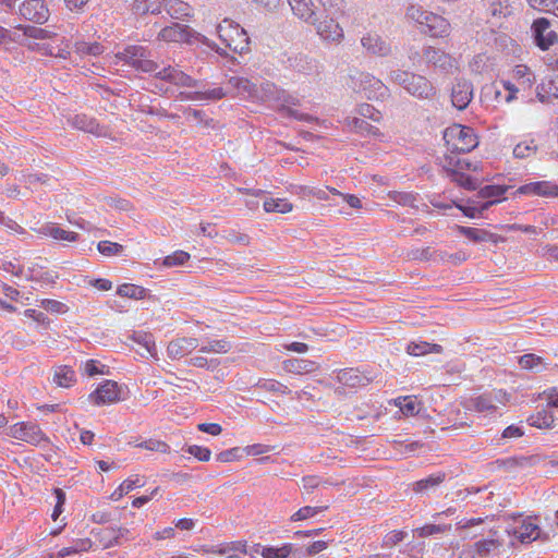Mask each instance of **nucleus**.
<instances>
[{"label":"nucleus","instance_id":"nucleus-1","mask_svg":"<svg viewBox=\"0 0 558 558\" xmlns=\"http://www.w3.org/2000/svg\"><path fill=\"white\" fill-rule=\"evenodd\" d=\"M389 80L418 99H433L437 93L436 87L425 76L409 71H391Z\"/></svg>","mask_w":558,"mask_h":558},{"label":"nucleus","instance_id":"nucleus-2","mask_svg":"<svg viewBox=\"0 0 558 558\" xmlns=\"http://www.w3.org/2000/svg\"><path fill=\"white\" fill-rule=\"evenodd\" d=\"M444 141L447 149L457 154L470 153L478 145L473 129L461 124L447 128L444 132Z\"/></svg>","mask_w":558,"mask_h":558},{"label":"nucleus","instance_id":"nucleus-3","mask_svg":"<svg viewBox=\"0 0 558 558\" xmlns=\"http://www.w3.org/2000/svg\"><path fill=\"white\" fill-rule=\"evenodd\" d=\"M335 8L327 7V11L325 12V8L323 11H318L314 19L308 22L314 26L317 35L324 40L333 44H340L344 38L343 28L336 21L335 17Z\"/></svg>","mask_w":558,"mask_h":558},{"label":"nucleus","instance_id":"nucleus-4","mask_svg":"<svg viewBox=\"0 0 558 558\" xmlns=\"http://www.w3.org/2000/svg\"><path fill=\"white\" fill-rule=\"evenodd\" d=\"M217 32L221 41L232 51L242 54L250 50V37L239 24L225 20L218 25Z\"/></svg>","mask_w":558,"mask_h":558},{"label":"nucleus","instance_id":"nucleus-5","mask_svg":"<svg viewBox=\"0 0 558 558\" xmlns=\"http://www.w3.org/2000/svg\"><path fill=\"white\" fill-rule=\"evenodd\" d=\"M408 16L426 27V33L432 37H442L449 31L448 21L433 12L423 10L420 7H410L408 9Z\"/></svg>","mask_w":558,"mask_h":558},{"label":"nucleus","instance_id":"nucleus-6","mask_svg":"<svg viewBox=\"0 0 558 558\" xmlns=\"http://www.w3.org/2000/svg\"><path fill=\"white\" fill-rule=\"evenodd\" d=\"M149 56V51L142 46H128L123 51L118 52L116 58L137 71L153 73L158 70L159 65L150 60Z\"/></svg>","mask_w":558,"mask_h":558},{"label":"nucleus","instance_id":"nucleus-7","mask_svg":"<svg viewBox=\"0 0 558 558\" xmlns=\"http://www.w3.org/2000/svg\"><path fill=\"white\" fill-rule=\"evenodd\" d=\"M352 87L363 92L368 99L384 100L389 97L388 87L371 73L361 72L351 76Z\"/></svg>","mask_w":558,"mask_h":558},{"label":"nucleus","instance_id":"nucleus-8","mask_svg":"<svg viewBox=\"0 0 558 558\" xmlns=\"http://www.w3.org/2000/svg\"><path fill=\"white\" fill-rule=\"evenodd\" d=\"M153 73L157 80L168 82L177 87L196 88L199 86L197 80L184 73L178 66L168 65L161 69L158 68V70Z\"/></svg>","mask_w":558,"mask_h":558},{"label":"nucleus","instance_id":"nucleus-9","mask_svg":"<svg viewBox=\"0 0 558 558\" xmlns=\"http://www.w3.org/2000/svg\"><path fill=\"white\" fill-rule=\"evenodd\" d=\"M20 15L36 24L45 23L49 17V10L43 0H27L19 8Z\"/></svg>","mask_w":558,"mask_h":558},{"label":"nucleus","instance_id":"nucleus-10","mask_svg":"<svg viewBox=\"0 0 558 558\" xmlns=\"http://www.w3.org/2000/svg\"><path fill=\"white\" fill-rule=\"evenodd\" d=\"M532 32L536 45L542 49L546 50L558 40L556 32L550 29V23L548 20L541 17L533 22Z\"/></svg>","mask_w":558,"mask_h":558},{"label":"nucleus","instance_id":"nucleus-11","mask_svg":"<svg viewBox=\"0 0 558 558\" xmlns=\"http://www.w3.org/2000/svg\"><path fill=\"white\" fill-rule=\"evenodd\" d=\"M361 45L371 56L388 57L392 53L391 44L376 33H367L361 38Z\"/></svg>","mask_w":558,"mask_h":558},{"label":"nucleus","instance_id":"nucleus-12","mask_svg":"<svg viewBox=\"0 0 558 558\" xmlns=\"http://www.w3.org/2000/svg\"><path fill=\"white\" fill-rule=\"evenodd\" d=\"M88 399L97 405L114 403L120 400V388L116 381L106 380L88 396Z\"/></svg>","mask_w":558,"mask_h":558},{"label":"nucleus","instance_id":"nucleus-13","mask_svg":"<svg viewBox=\"0 0 558 558\" xmlns=\"http://www.w3.org/2000/svg\"><path fill=\"white\" fill-rule=\"evenodd\" d=\"M473 98V85L470 81L460 78L457 80L451 90V102L459 109H465Z\"/></svg>","mask_w":558,"mask_h":558},{"label":"nucleus","instance_id":"nucleus-14","mask_svg":"<svg viewBox=\"0 0 558 558\" xmlns=\"http://www.w3.org/2000/svg\"><path fill=\"white\" fill-rule=\"evenodd\" d=\"M192 34L193 29L187 25L172 23V25L166 26L159 32L158 38L165 41L184 43L190 41Z\"/></svg>","mask_w":558,"mask_h":558},{"label":"nucleus","instance_id":"nucleus-15","mask_svg":"<svg viewBox=\"0 0 558 558\" xmlns=\"http://www.w3.org/2000/svg\"><path fill=\"white\" fill-rule=\"evenodd\" d=\"M288 66L303 74L317 73L319 69L318 61L308 54L296 53L287 60Z\"/></svg>","mask_w":558,"mask_h":558},{"label":"nucleus","instance_id":"nucleus-16","mask_svg":"<svg viewBox=\"0 0 558 558\" xmlns=\"http://www.w3.org/2000/svg\"><path fill=\"white\" fill-rule=\"evenodd\" d=\"M517 192L520 194L558 197V185L548 181H537L520 186Z\"/></svg>","mask_w":558,"mask_h":558},{"label":"nucleus","instance_id":"nucleus-17","mask_svg":"<svg viewBox=\"0 0 558 558\" xmlns=\"http://www.w3.org/2000/svg\"><path fill=\"white\" fill-rule=\"evenodd\" d=\"M71 125L77 130L92 133L97 136H106L107 132L104 126H100L99 123L94 119L86 114H75L73 118L69 120Z\"/></svg>","mask_w":558,"mask_h":558},{"label":"nucleus","instance_id":"nucleus-18","mask_svg":"<svg viewBox=\"0 0 558 558\" xmlns=\"http://www.w3.org/2000/svg\"><path fill=\"white\" fill-rule=\"evenodd\" d=\"M198 347L196 338H179L170 341L167 348L168 355L175 360L180 359Z\"/></svg>","mask_w":558,"mask_h":558},{"label":"nucleus","instance_id":"nucleus-19","mask_svg":"<svg viewBox=\"0 0 558 558\" xmlns=\"http://www.w3.org/2000/svg\"><path fill=\"white\" fill-rule=\"evenodd\" d=\"M513 535L524 544H529L538 538L548 539L549 536L546 534L543 536L541 529L532 523L523 521L520 526L513 530Z\"/></svg>","mask_w":558,"mask_h":558},{"label":"nucleus","instance_id":"nucleus-20","mask_svg":"<svg viewBox=\"0 0 558 558\" xmlns=\"http://www.w3.org/2000/svg\"><path fill=\"white\" fill-rule=\"evenodd\" d=\"M337 379L340 384L351 388L366 386L371 381L367 376L355 368H345L339 371Z\"/></svg>","mask_w":558,"mask_h":558},{"label":"nucleus","instance_id":"nucleus-21","mask_svg":"<svg viewBox=\"0 0 558 558\" xmlns=\"http://www.w3.org/2000/svg\"><path fill=\"white\" fill-rule=\"evenodd\" d=\"M282 367L287 373L302 375L316 372L319 365L311 360L289 359L282 362Z\"/></svg>","mask_w":558,"mask_h":558},{"label":"nucleus","instance_id":"nucleus-22","mask_svg":"<svg viewBox=\"0 0 558 558\" xmlns=\"http://www.w3.org/2000/svg\"><path fill=\"white\" fill-rule=\"evenodd\" d=\"M536 98L545 104L550 102L553 99H558V75L542 82L536 87Z\"/></svg>","mask_w":558,"mask_h":558},{"label":"nucleus","instance_id":"nucleus-23","mask_svg":"<svg viewBox=\"0 0 558 558\" xmlns=\"http://www.w3.org/2000/svg\"><path fill=\"white\" fill-rule=\"evenodd\" d=\"M459 232L473 242H494L498 243L501 238L484 229L471 228V227H458Z\"/></svg>","mask_w":558,"mask_h":558},{"label":"nucleus","instance_id":"nucleus-24","mask_svg":"<svg viewBox=\"0 0 558 558\" xmlns=\"http://www.w3.org/2000/svg\"><path fill=\"white\" fill-rule=\"evenodd\" d=\"M292 12L305 23L311 22L318 12L314 9L312 0H288Z\"/></svg>","mask_w":558,"mask_h":558},{"label":"nucleus","instance_id":"nucleus-25","mask_svg":"<svg viewBox=\"0 0 558 558\" xmlns=\"http://www.w3.org/2000/svg\"><path fill=\"white\" fill-rule=\"evenodd\" d=\"M423 56L428 63L444 70H448L453 65V60L449 54L433 47L425 48Z\"/></svg>","mask_w":558,"mask_h":558},{"label":"nucleus","instance_id":"nucleus-26","mask_svg":"<svg viewBox=\"0 0 558 558\" xmlns=\"http://www.w3.org/2000/svg\"><path fill=\"white\" fill-rule=\"evenodd\" d=\"M38 233L50 236L54 240H63L69 242H75L78 240V234L76 232L61 229L56 223L44 225L38 229Z\"/></svg>","mask_w":558,"mask_h":558},{"label":"nucleus","instance_id":"nucleus-27","mask_svg":"<svg viewBox=\"0 0 558 558\" xmlns=\"http://www.w3.org/2000/svg\"><path fill=\"white\" fill-rule=\"evenodd\" d=\"M24 441L31 445H39L43 441L49 442V438L45 435L38 424L33 422H24Z\"/></svg>","mask_w":558,"mask_h":558},{"label":"nucleus","instance_id":"nucleus-28","mask_svg":"<svg viewBox=\"0 0 558 558\" xmlns=\"http://www.w3.org/2000/svg\"><path fill=\"white\" fill-rule=\"evenodd\" d=\"M442 347L437 343L426 341H412L407 347V353L414 356H421L427 353H441Z\"/></svg>","mask_w":558,"mask_h":558},{"label":"nucleus","instance_id":"nucleus-29","mask_svg":"<svg viewBox=\"0 0 558 558\" xmlns=\"http://www.w3.org/2000/svg\"><path fill=\"white\" fill-rule=\"evenodd\" d=\"M181 99L186 100H217L225 97V92L221 87H216L206 92H194V93H184L181 92L179 94Z\"/></svg>","mask_w":558,"mask_h":558},{"label":"nucleus","instance_id":"nucleus-30","mask_svg":"<svg viewBox=\"0 0 558 558\" xmlns=\"http://www.w3.org/2000/svg\"><path fill=\"white\" fill-rule=\"evenodd\" d=\"M513 77L522 89H531L535 83V75L531 69L524 64H519L513 69Z\"/></svg>","mask_w":558,"mask_h":558},{"label":"nucleus","instance_id":"nucleus-31","mask_svg":"<svg viewBox=\"0 0 558 558\" xmlns=\"http://www.w3.org/2000/svg\"><path fill=\"white\" fill-rule=\"evenodd\" d=\"M161 3L159 0H133L132 11L136 15L158 14Z\"/></svg>","mask_w":558,"mask_h":558},{"label":"nucleus","instance_id":"nucleus-32","mask_svg":"<svg viewBox=\"0 0 558 558\" xmlns=\"http://www.w3.org/2000/svg\"><path fill=\"white\" fill-rule=\"evenodd\" d=\"M165 8L167 13L172 17L180 20L191 14V7L182 0H166Z\"/></svg>","mask_w":558,"mask_h":558},{"label":"nucleus","instance_id":"nucleus-33","mask_svg":"<svg viewBox=\"0 0 558 558\" xmlns=\"http://www.w3.org/2000/svg\"><path fill=\"white\" fill-rule=\"evenodd\" d=\"M130 338L143 347L147 353H149L153 357L157 356V348L155 344V340L151 333L146 331H134Z\"/></svg>","mask_w":558,"mask_h":558},{"label":"nucleus","instance_id":"nucleus-34","mask_svg":"<svg viewBox=\"0 0 558 558\" xmlns=\"http://www.w3.org/2000/svg\"><path fill=\"white\" fill-rule=\"evenodd\" d=\"M527 422L531 426L537 428H551L554 426L555 417L551 411L543 409L535 414H532Z\"/></svg>","mask_w":558,"mask_h":558},{"label":"nucleus","instance_id":"nucleus-35","mask_svg":"<svg viewBox=\"0 0 558 558\" xmlns=\"http://www.w3.org/2000/svg\"><path fill=\"white\" fill-rule=\"evenodd\" d=\"M448 177L451 181L465 190L475 191L478 187L476 181L472 177L459 171L458 169L448 168Z\"/></svg>","mask_w":558,"mask_h":558},{"label":"nucleus","instance_id":"nucleus-36","mask_svg":"<svg viewBox=\"0 0 558 558\" xmlns=\"http://www.w3.org/2000/svg\"><path fill=\"white\" fill-rule=\"evenodd\" d=\"M519 364L523 369L533 371L536 373L546 368V363L544 362L543 357L533 353H527L520 356Z\"/></svg>","mask_w":558,"mask_h":558},{"label":"nucleus","instance_id":"nucleus-37","mask_svg":"<svg viewBox=\"0 0 558 558\" xmlns=\"http://www.w3.org/2000/svg\"><path fill=\"white\" fill-rule=\"evenodd\" d=\"M54 381L60 387L69 388L75 381V372L70 366H59L54 372Z\"/></svg>","mask_w":558,"mask_h":558},{"label":"nucleus","instance_id":"nucleus-38","mask_svg":"<svg viewBox=\"0 0 558 558\" xmlns=\"http://www.w3.org/2000/svg\"><path fill=\"white\" fill-rule=\"evenodd\" d=\"M348 126L355 130L356 132L361 134H367V135H378L379 130L378 128L369 124L365 119L353 117L351 119L347 120Z\"/></svg>","mask_w":558,"mask_h":558},{"label":"nucleus","instance_id":"nucleus-39","mask_svg":"<svg viewBox=\"0 0 558 558\" xmlns=\"http://www.w3.org/2000/svg\"><path fill=\"white\" fill-rule=\"evenodd\" d=\"M117 293L120 296L129 298L133 300H142L146 296V289L143 287L132 284V283H123L118 287Z\"/></svg>","mask_w":558,"mask_h":558},{"label":"nucleus","instance_id":"nucleus-40","mask_svg":"<svg viewBox=\"0 0 558 558\" xmlns=\"http://www.w3.org/2000/svg\"><path fill=\"white\" fill-rule=\"evenodd\" d=\"M263 207L267 213L286 214L292 210L293 205L284 198H268L265 199Z\"/></svg>","mask_w":558,"mask_h":558},{"label":"nucleus","instance_id":"nucleus-41","mask_svg":"<svg viewBox=\"0 0 558 558\" xmlns=\"http://www.w3.org/2000/svg\"><path fill=\"white\" fill-rule=\"evenodd\" d=\"M446 474L445 473H437L432 474L426 478H423L421 481H417L414 483L413 490L415 493H422L429 488H434L441 484L445 481Z\"/></svg>","mask_w":558,"mask_h":558},{"label":"nucleus","instance_id":"nucleus-42","mask_svg":"<svg viewBox=\"0 0 558 558\" xmlns=\"http://www.w3.org/2000/svg\"><path fill=\"white\" fill-rule=\"evenodd\" d=\"M464 408L465 410H475L477 412H492L496 410V407L493 404L492 400L485 396L470 400L464 404Z\"/></svg>","mask_w":558,"mask_h":558},{"label":"nucleus","instance_id":"nucleus-43","mask_svg":"<svg viewBox=\"0 0 558 558\" xmlns=\"http://www.w3.org/2000/svg\"><path fill=\"white\" fill-rule=\"evenodd\" d=\"M389 197L402 205V206H410L412 208H418L417 202V194H414L412 192H391L389 193Z\"/></svg>","mask_w":558,"mask_h":558},{"label":"nucleus","instance_id":"nucleus-44","mask_svg":"<svg viewBox=\"0 0 558 558\" xmlns=\"http://www.w3.org/2000/svg\"><path fill=\"white\" fill-rule=\"evenodd\" d=\"M501 546V543L496 538L482 539L474 544L475 553L480 557L488 556L493 550Z\"/></svg>","mask_w":558,"mask_h":558},{"label":"nucleus","instance_id":"nucleus-45","mask_svg":"<svg viewBox=\"0 0 558 558\" xmlns=\"http://www.w3.org/2000/svg\"><path fill=\"white\" fill-rule=\"evenodd\" d=\"M231 349L229 341L225 339L210 340L207 344L203 345L199 351L203 353H227Z\"/></svg>","mask_w":558,"mask_h":558},{"label":"nucleus","instance_id":"nucleus-46","mask_svg":"<svg viewBox=\"0 0 558 558\" xmlns=\"http://www.w3.org/2000/svg\"><path fill=\"white\" fill-rule=\"evenodd\" d=\"M451 530V524H426L414 530L420 537H427L438 533H445Z\"/></svg>","mask_w":558,"mask_h":558},{"label":"nucleus","instance_id":"nucleus-47","mask_svg":"<svg viewBox=\"0 0 558 558\" xmlns=\"http://www.w3.org/2000/svg\"><path fill=\"white\" fill-rule=\"evenodd\" d=\"M326 509H327V506H322V507L305 506V507L299 509L294 514H292L291 521H302V520L313 518L314 515H316L319 512H323Z\"/></svg>","mask_w":558,"mask_h":558},{"label":"nucleus","instance_id":"nucleus-48","mask_svg":"<svg viewBox=\"0 0 558 558\" xmlns=\"http://www.w3.org/2000/svg\"><path fill=\"white\" fill-rule=\"evenodd\" d=\"M293 546L291 544H287L280 548L275 547H264L262 550V556L264 558H286L292 551Z\"/></svg>","mask_w":558,"mask_h":558},{"label":"nucleus","instance_id":"nucleus-49","mask_svg":"<svg viewBox=\"0 0 558 558\" xmlns=\"http://www.w3.org/2000/svg\"><path fill=\"white\" fill-rule=\"evenodd\" d=\"M16 28L23 31L25 36H28V37H32V38H36V39H46V38H51L52 37V33L51 32H49L47 29H44V28H40V27H36V26L19 25Z\"/></svg>","mask_w":558,"mask_h":558},{"label":"nucleus","instance_id":"nucleus-50","mask_svg":"<svg viewBox=\"0 0 558 558\" xmlns=\"http://www.w3.org/2000/svg\"><path fill=\"white\" fill-rule=\"evenodd\" d=\"M488 13L492 17L496 20H501L506 17L510 13V11L508 4H505L500 0H495L489 4Z\"/></svg>","mask_w":558,"mask_h":558},{"label":"nucleus","instance_id":"nucleus-51","mask_svg":"<svg viewBox=\"0 0 558 558\" xmlns=\"http://www.w3.org/2000/svg\"><path fill=\"white\" fill-rule=\"evenodd\" d=\"M357 113L363 119H369L374 122H379L381 120V113L374 106L369 104H362L357 108Z\"/></svg>","mask_w":558,"mask_h":558},{"label":"nucleus","instance_id":"nucleus-52","mask_svg":"<svg viewBox=\"0 0 558 558\" xmlns=\"http://www.w3.org/2000/svg\"><path fill=\"white\" fill-rule=\"evenodd\" d=\"M136 486H141L140 478H128L112 493L111 498L119 500L124 494H129Z\"/></svg>","mask_w":558,"mask_h":558},{"label":"nucleus","instance_id":"nucleus-53","mask_svg":"<svg viewBox=\"0 0 558 558\" xmlns=\"http://www.w3.org/2000/svg\"><path fill=\"white\" fill-rule=\"evenodd\" d=\"M76 51L82 54L99 56L104 52V47L99 43L81 41L76 44Z\"/></svg>","mask_w":558,"mask_h":558},{"label":"nucleus","instance_id":"nucleus-54","mask_svg":"<svg viewBox=\"0 0 558 558\" xmlns=\"http://www.w3.org/2000/svg\"><path fill=\"white\" fill-rule=\"evenodd\" d=\"M190 258V254L184 251H177L171 255H168L165 257L162 264L166 267H173L183 265L185 262H187Z\"/></svg>","mask_w":558,"mask_h":558},{"label":"nucleus","instance_id":"nucleus-55","mask_svg":"<svg viewBox=\"0 0 558 558\" xmlns=\"http://www.w3.org/2000/svg\"><path fill=\"white\" fill-rule=\"evenodd\" d=\"M402 401H405L401 407L402 414L405 416H413L418 414L421 404L416 401L415 397L405 396Z\"/></svg>","mask_w":558,"mask_h":558},{"label":"nucleus","instance_id":"nucleus-56","mask_svg":"<svg viewBox=\"0 0 558 558\" xmlns=\"http://www.w3.org/2000/svg\"><path fill=\"white\" fill-rule=\"evenodd\" d=\"M97 248L106 256L119 255L123 251V246L121 244L110 241H100Z\"/></svg>","mask_w":558,"mask_h":558},{"label":"nucleus","instance_id":"nucleus-57","mask_svg":"<svg viewBox=\"0 0 558 558\" xmlns=\"http://www.w3.org/2000/svg\"><path fill=\"white\" fill-rule=\"evenodd\" d=\"M136 447L144 448V449H147L150 451L162 452V453L169 452V449H170L168 444H166L165 441H161V440H157V439L145 440V441L136 445Z\"/></svg>","mask_w":558,"mask_h":558},{"label":"nucleus","instance_id":"nucleus-58","mask_svg":"<svg viewBox=\"0 0 558 558\" xmlns=\"http://www.w3.org/2000/svg\"><path fill=\"white\" fill-rule=\"evenodd\" d=\"M436 251H434L432 247L427 246L424 248H415L411 250L408 253V257L413 260H429L435 258Z\"/></svg>","mask_w":558,"mask_h":558},{"label":"nucleus","instance_id":"nucleus-59","mask_svg":"<svg viewBox=\"0 0 558 558\" xmlns=\"http://www.w3.org/2000/svg\"><path fill=\"white\" fill-rule=\"evenodd\" d=\"M536 149L537 147L536 145H534L533 141H531L530 143H519L513 148V156L515 158L523 159L534 154Z\"/></svg>","mask_w":558,"mask_h":558},{"label":"nucleus","instance_id":"nucleus-60","mask_svg":"<svg viewBox=\"0 0 558 558\" xmlns=\"http://www.w3.org/2000/svg\"><path fill=\"white\" fill-rule=\"evenodd\" d=\"M507 191L506 186L501 185H485L478 191V196L482 198H495L499 197Z\"/></svg>","mask_w":558,"mask_h":558},{"label":"nucleus","instance_id":"nucleus-61","mask_svg":"<svg viewBox=\"0 0 558 558\" xmlns=\"http://www.w3.org/2000/svg\"><path fill=\"white\" fill-rule=\"evenodd\" d=\"M278 111L284 116V117H290V118H294L296 120H300V121H313L314 118L310 114H306V113H301L299 112L298 110L282 104L279 108H278Z\"/></svg>","mask_w":558,"mask_h":558},{"label":"nucleus","instance_id":"nucleus-62","mask_svg":"<svg viewBox=\"0 0 558 558\" xmlns=\"http://www.w3.org/2000/svg\"><path fill=\"white\" fill-rule=\"evenodd\" d=\"M260 387L263 389H265L266 391L279 392L282 395H288L291 392L290 389L286 385L277 381L275 379L265 380L264 383L260 384Z\"/></svg>","mask_w":558,"mask_h":558},{"label":"nucleus","instance_id":"nucleus-63","mask_svg":"<svg viewBox=\"0 0 558 558\" xmlns=\"http://www.w3.org/2000/svg\"><path fill=\"white\" fill-rule=\"evenodd\" d=\"M231 83H234V86L242 92H246L252 95L255 90V84H253L250 80L244 77H232L230 80Z\"/></svg>","mask_w":558,"mask_h":558},{"label":"nucleus","instance_id":"nucleus-64","mask_svg":"<svg viewBox=\"0 0 558 558\" xmlns=\"http://www.w3.org/2000/svg\"><path fill=\"white\" fill-rule=\"evenodd\" d=\"M187 452L190 454L194 456L199 461H204V462L208 461L210 459V454H211V452L208 448L196 446V445L189 446Z\"/></svg>","mask_w":558,"mask_h":558}]
</instances>
